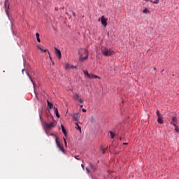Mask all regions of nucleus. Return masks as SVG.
Returning a JSON list of instances; mask_svg holds the SVG:
<instances>
[{
	"label": "nucleus",
	"instance_id": "f257e3e1",
	"mask_svg": "<svg viewBox=\"0 0 179 179\" xmlns=\"http://www.w3.org/2000/svg\"><path fill=\"white\" fill-rule=\"evenodd\" d=\"M89 57V51L86 49L81 48L79 50V61L83 62L86 61Z\"/></svg>",
	"mask_w": 179,
	"mask_h": 179
},
{
	"label": "nucleus",
	"instance_id": "f03ea898",
	"mask_svg": "<svg viewBox=\"0 0 179 179\" xmlns=\"http://www.w3.org/2000/svg\"><path fill=\"white\" fill-rule=\"evenodd\" d=\"M55 127H57V122L53 121L49 124L47 122H45L43 128H44V130L46 131V132H47V131H51V129L52 128H55Z\"/></svg>",
	"mask_w": 179,
	"mask_h": 179
},
{
	"label": "nucleus",
	"instance_id": "7ed1b4c3",
	"mask_svg": "<svg viewBox=\"0 0 179 179\" xmlns=\"http://www.w3.org/2000/svg\"><path fill=\"white\" fill-rule=\"evenodd\" d=\"M101 52L103 55H105V57H110V55H113L111 50H108V48H106L105 47H101Z\"/></svg>",
	"mask_w": 179,
	"mask_h": 179
},
{
	"label": "nucleus",
	"instance_id": "20e7f679",
	"mask_svg": "<svg viewBox=\"0 0 179 179\" xmlns=\"http://www.w3.org/2000/svg\"><path fill=\"white\" fill-rule=\"evenodd\" d=\"M55 138L57 147L59 148V150H61V152H62V153L65 154V150H64V147H62L61 145V143H59V141H58V138L57 137V136H55Z\"/></svg>",
	"mask_w": 179,
	"mask_h": 179
},
{
	"label": "nucleus",
	"instance_id": "39448f33",
	"mask_svg": "<svg viewBox=\"0 0 179 179\" xmlns=\"http://www.w3.org/2000/svg\"><path fill=\"white\" fill-rule=\"evenodd\" d=\"M157 115L158 117L157 122L159 124H163L164 122L163 121V115L160 114V110H157Z\"/></svg>",
	"mask_w": 179,
	"mask_h": 179
},
{
	"label": "nucleus",
	"instance_id": "423d86ee",
	"mask_svg": "<svg viewBox=\"0 0 179 179\" xmlns=\"http://www.w3.org/2000/svg\"><path fill=\"white\" fill-rule=\"evenodd\" d=\"M100 20L101 24L103 25L104 27H106L107 26V19H106L104 16H101V17L98 20V22H100Z\"/></svg>",
	"mask_w": 179,
	"mask_h": 179
},
{
	"label": "nucleus",
	"instance_id": "0eeeda50",
	"mask_svg": "<svg viewBox=\"0 0 179 179\" xmlns=\"http://www.w3.org/2000/svg\"><path fill=\"white\" fill-rule=\"evenodd\" d=\"M9 6H10L9 5V0H5V1H4V8H5L6 15H8Z\"/></svg>",
	"mask_w": 179,
	"mask_h": 179
},
{
	"label": "nucleus",
	"instance_id": "6e6552de",
	"mask_svg": "<svg viewBox=\"0 0 179 179\" xmlns=\"http://www.w3.org/2000/svg\"><path fill=\"white\" fill-rule=\"evenodd\" d=\"M55 50L58 59H61V58H62V55H61V50H59V49L57 48H55Z\"/></svg>",
	"mask_w": 179,
	"mask_h": 179
},
{
	"label": "nucleus",
	"instance_id": "1a4fd4ad",
	"mask_svg": "<svg viewBox=\"0 0 179 179\" xmlns=\"http://www.w3.org/2000/svg\"><path fill=\"white\" fill-rule=\"evenodd\" d=\"M88 78L90 79H100V77H99L98 76H96L93 73H90V75H88Z\"/></svg>",
	"mask_w": 179,
	"mask_h": 179
},
{
	"label": "nucleus",
	"instance_id": "9d476101",
	"mask_svg": "<svg viewBox=\"0 0 179 179\" xmlns=\"http://www.w3.org/2000/svg\"><path fill=\"white\" fill-rule=\"evenodd\" d=\"M171 124L173 125V127H176L177 125V117H173L171 119Z\"/></svg>",
	"mask_w": 179,
	"mask_h": 179
},
{
	"label": "nucleus",
	"instance_id": "9b49d317",
	"mask_svg": "<svg viewBox=\"0 0 179 179\" xmlns=\"http://www.w3.org/2000/svg\"><path fill=\"white\" fill-rule=\"evenodd\" d=\"M79 113H74L72 115V118L73 121H78L79 120Z\"/></svg>",
	"mask_w": 179,
	"mask_h": 179
},
{
	"label": "nucleus",
	"instance_id": "f8f14e48",
	"mask_svg": "<svg viewBox=\"0 0 179 179\" xmlns=\"http://www.w3.org/2000/svg\"><path fill=\"white\" fill-rule=\"evenodd\" d=\"M53 109L55 110V114L56 115V117H57V118H59V113H58V108H55V106Z\"/></svg>",
	"mask_w": 179,
	"mask_h": 179
},
{
	"label": "nucleus",
	"instance_id": "ddd939ff",
	"mask_svg": "<svg viewBox=\"0 0 179 179\" xmlns=\"http://www.w3.org/2000/svg\"><path fill=\"white\" fill-rule=\"evenodd\" d=\"M61 128L64 135L66 136V130L65 129V127H64V125L61 124Z\"/></svg>",
	"mask_w": 179,
	"mask_h": 179
},
{
	"label": "nucleus",
	"instance_id": "4468645a",
	"mask_svg": "<svg viewBox=\"0 0 179 179\" xmlns=\"http://www.w3.org/2000/svg\"><path fill=\"white\" fill-rule=\"evenodd\" d=\"M48 103V106L49 107V108H54V104L51 103V102H50L49 101H47Z\"/></svg>",
	"mask_w": 179,
	"mask_h": 179
},
{
	"label": "nucleus",
	"instance_id": "2eb2a0df",
	"mask_svg": "<svg viewBox=\"0 0 179 179\" xmlns=\"http://www.w3.org/2000/svg\"><path fill=\"white\" fill-rule=\"evenodd\" d=\"M36 39H37V42L41 43V41L40 40V34L36 33Z\"/></svg>",
	"mask_w": 179,
	"mask_h": 179
},
{
	"label": "nucleus",
	"instance_id": "dca6fc26",
	"mask_svg": "<svg viewBox=\"0 0 179 179\" xmlns=\"http://www.w3.org/2000/svg\"><path fill=\"white\" fill-rule=\"evenodd\" d=\"M74 100H79V95L78 94H74L73 96Z\"/></svg>",
	"mask_w": 179,
	"mask_h": 179
},
{
	"label": "nucleus",
	"instance_id": "f3484780",
	"mask_svg": "<svg viewBox=\"0 0 179 179\" xmlns=\"http://www.w3.org/2000/svg\"><path fill=\"white\" fill-rule=\"evenodd\" d=\"M83 73H84L85 76H87V78H88L89 75L90 74V73H89V71H87V70H83Z\"/></svg>",
	"mask_w": 179,
	"mask_h": 179
},
{
	"label": "nucleus",
	"instance_id": "a211bd4d",
	"mask_svg": "<svg viewBox=\"0 0 179 179\" xmlns=\"http://www.w3.org/2000/svg\"><path fill=\"white\" fill-rule=\"evenodd\" d=\"M65 69H71V64H66L65 65Z\"/></svg>",
	"mask_w": 179,
	"mask_h": 179
},
{
	"label": "nucleus",
	"instance_id": "6ab92c4d",
	"mask_svg": "<svg viewBox=\"0 0 179 179\" xmlns=\"http://www.w3.org/2000/svg\"><path fill=\"white\" fill-rule=\"evenodd\" d=\"M76 129H78L79 131H82V129L80 128V126L78 124V123H76Z\"/></svg>",
	"mask_w": 179,
	"mask_h": 179
},
{
	"label": "nucleus",
	"instance_id": "aec40b11",
	"mask_svg": "<svg viewBox=\"0 0 179 179\" xmlns=\"http://www.w3.org/2000/svg\"><path fill=\"white\" fill-rule=\"evenodd\" d=\"M150 2H151L152 3L157 4V3H159V2H160V0H155V1L150 0Z\"/></svg>",
	"mask_w": 179,
	"mask_h": 179
},
{
	"label": "nucleus",
	"instance_id": "412c9836",
	"mask_svg": "<svg viewBox=\"0 0 179 179\" xmlns=\"http://www.w3.org/2000/svg\"><path fill=\"white\" fill-rule=\"evenodd\" d=\"M143 13H150V11L148 10V8H145V9L143 10Z\"/></svg>",
	"mask_w": 179,
	"mask_h": 179
},
{
	"label": "nucleus",
	"instance_id": "4be33fe9",
	"mask_svg": "<svg viewBox=\"0 0 179 179\" xmlns=\"http://www.w3.org/2000/svg\"><path fill=\"white\" fill-rule=\"evenodd\" d=\"M27 76H29V78L31 82L33 83L34 86H35L34 82H33V79H31V77L30 76V75H29V73H28L27 72Z\"/></svg>",
	"mask_w": 179,
	"mask_h": 179
},
{
	"label": "nucleus",
	"instance_id": "5701e85b",
	"mask_svg": "<svg viewBox=\"0 0 179 179\" xmlns=\"http://www.w3.org/2000/svg\"><path fill=\"white\" fill-rule=\"evenodd\" d=\"M90 120L91 121V122H96V119H94V117H91L90 118Z\"/></svg>",
	"mask_w": 179,
	"mask_h": 179
},
{
	"label": "nucleus",
	"instance_id": "b1692460",
	"mask_svg": "<svg viewBox=\"0 0 179 179\" xmlns=\"http://www.w3.org/2000/svg\"><path fill=\"white\" fill-rule=\"evenodd\" d=\"M100 152H101V153H104V147L101 146V148H100Z\"/></svg>",
	"mask_w": 179,
	"mask_h": 179
},
{
	"label": "nucleus",
	"instance_id": "393cba45",
	"mask_svg": "<svg viewBox=\"0 0 179 179\" xmlns=\"http://www.w3.org/2000/svg\"><path fill=\"white\" fill-rule=\"evenodd\" d=\"M175 131L176 132H178L179 133V128H178V126H175Z\"/></svg>",
	"mask_w": 179,
	"mask_h": 179
},
{
	"label": "nucleus",
	"instance_id": "a878e982",
	"mask_svg": "<svg viewBox=\"0 0 179 179\" xmlns=\"http://www.w3.org/2000/svg\"><path fill=\"white\" fill-rule=\"evenodd\" d=\"M63 139H64V141L65 146L66 147V146H67V144H66V139L65 138V137H64Z\"/></svg>",
	"mask_w": 179,
	"mask_h": 179
},
{
	"label": "nucleus",
	"instance_id": "bb28decb",
	"mask_svg": "<svg viewBox=\"0 0 179 179\" xmlns=\"http://www.w3.org/2000/svg\"><path fill=\"white\" fill-rule=\"evenodd\" d=\"M37 48L38 50H40V51H43V48H41V47H40V45H37Z\"/></svg>",
	"mask_w": 179,
	"mask_h": 179
},
{
	"label": "nucleus",
	"instance_id": "cd10ccee",
	"mask_svg": "<svg viewBox=\"0 0 179 179\" xmlns=\"http://www.w3.org/2000/svg\"><path fill=\"white\" fill-rule=\"evenodd\" d=\"M85 170H86L87 174H89V173H90V171H89V169L87 167L85 168Z\"/></svg>",
	"mask_w": 179,
	"mask_h": 179
},
{
	"label": "nucleus",
	"instance_id": "c85d7f7f",
	"mask_svg": "<svg viewBox=\"0 0 179 179\" xmlns=\"http://www.w3.org/2000/svg\"><path fill=\"white\" fill-rule=\"evenodd\" d=\"M73 68H77V66H72V65H71V67H70V69H73Z\"/></svg>",
	"mask_w": 179,
	"mask_h": 179
},
{
	"label": "nucleus",
	"instance_id": "c756f323",
	"mask_svg": "<svg viewBox=\"0 0 179 179\" xmlns=\"http://www.w3.org/2000/svg\"><path fill=\"white\" fill-rule=\"evenodd\" d=\"M45 132L48 135V136H50V134H49L50 131H45Z\"/></svg>",
	"mask_w": 179,
	"mask_h": 179
},
{
	"label": "nucleus",
	"instance_id": "7c9ffc66",
	"mask_svg": "<svg viewBox=\"0 0 179 179\" xmlns=\"http://www.w3.org/2000/svg\"><path fill=\"white\" fill-rule=\"evenodd\" d=\"M74 157H75V159H76V160H80V159H79V158H78V157H79V156L76 155V156H74Z\"/></svg>",
	"mask_w": 179,
	"mask_h": 179
},
{
	"label": "nucleus",
	"instance_id": "2f4dec72",
	"mask_svg": "<svg viewBox=\"0 0 179 179\" xmlns=\"http://www.w3.org/2000/svg\"><path fill=\"white\" fill-rule=\"evenodd\" d=\"M78 103H83V101L82 99H78Z\"/></svg>",
	"mask_w": 179,
	"mask_h": 179
},
{
	"label": "nucleus",
	"instance_id": "473e14b6",
	"mask_svg": "<svg viewBox=\"0 0 179 179\" xmlns=\"http://www.w3.org/2000/svg\"><path fill=\"white\" fill-rule=\"evenodd\" d=\"M110 138H113V131H110Z\"/></svg>",
	"mask_w": 179,
	"mask_h": 179
},
{
	"label": "nucleus",
	"instance_id": "72a5a7b5",
	"mask_svg": "<svg viewBox=\"0 0 179 179\" xmlns=\"http://www.w3.org/2000/svg\"><path fill=\"white\" fill-rule=\"evenodd\" d=\"M81 167H82L83 170H85V165L83 164H81Z\"/></svg>",
	"mask_w": 179,
	"mask_h": 179
},
{
	"label": "nucleus",
	"instance_id": "f704fd0d",
	"mask_svg": "<svg viewBox=\"0 0 179 179\" xmlns=\"http://www.w3.org/2000/svg\"><path fill=\"white\" fill-rule=\"evenodd\" d=\"M90 169H93V164H92V163H90Z\"/></svg>",
	"mask_w": 179,
	"mask_h": 179
},
{
	"label": "nucleus",
	"instance_id": "c9c22d12",
	"mask_svg": "<svg viewBox=\"0 0 179 179\" xmlns=\"http://www.w3.org/2000/svg\"><path fill=\"white\" fill-rule=\"evenodd\" d=\"M82 111H83V113H86V109L83 108V109H82Z\"/></svg>",
	"mask_w": 179,
	"mask_h": 179
},
{
	"label": "nucleus",
	"instance_id": "e433bc0d",
	"mask_svg": "<svg viewBox=\"0 0 179 179\" xmlns=\"http://www.w3.org/2000/svg\"><path fill=\"white\" fill-rule=\"evenodd\" d=\"M42 51V52H47V51H48V50H41Z\"/></svg>",
	"mask_w": 179,
	"mask_h": 179
},
{
	"label": "nucleus",
	"instance_id": "4c0bfd02",
	"mask_svg": "<svg viewBox=\"0 0 179 179\" xmlns=\"http://www.w3.org/2000/svg\"><path fill=\"white\" fill-rule=\"evenodd\" d=\"M22 73H24V69H22Z\"/></svg>",
	"mask_w": 179,
	"mask_h": 179
},
{
	"label": "nucleus",
	"instance_id": "58836bf2",
	"mask_svg": "<svg viewBox=\"0 0 179 179\" xmlns=\"http://www.w3.org/2000/svg\"><path fill=\"white\" fill-rule=\"evenodd\" d=\"M80 108L83 107V105H80Z\"/></svg>",
	"mask_w": 179,
	"mask_h": 179
},
{
	"label": "nucleus",
	"instance_id": "ea45409f",
	"mask_svg": "<svg viewBox=\"0 0 179 179\" xmlns=\"http://www.w3.org/2000/svg\"><path fill=\"white\" fill-rule=\"evenodd\" d=\"M154 71H157V69H156V67H155Z\"/></svg>",
	"mask_w": 179,
	"mask_h": 179
},
{
	"label": "nucleus",
	"instance_id": "a19ab883",
	"mask_svg": "<svg viewBox=\"0 0 179 179\" xmlns=\"http://www.w3.org/2000/svg\"><path fill=\"white\" fill-rule=\"evenodd\" d=\"M123 145H128V143H124Z\"/></svg>",
	"mask_w": 179,
	"mask_h": 179
},
{
	"label": "nucleus",
	"instance_id": "79ce46f5",
	"mask_svg": "<svg viewBox=\"0 0 179 179\" xmlns=\"http://www.w3.org/2000/svg\"><path fill=\"white\" fill-rule=\"evenodd\" d=\"M115 135V134L114 133H113V138H114Z\"/></svg>",
	"mask_w": 179,
	"mask_h": 179
},
{
	"label": "nucleus",
	"instance_id": "37998d69",
	"mask_svg": "<svg viewBox=\"0 0 179 179\" xmlns=\"http://www.w3.org/2000/svg\"><path fill=\"white\" fill-rule=\"evenodd\" d=\"M73 16H75V13H73Z\"/></svg>",
	"mask_w": 179,
	"mask_h": 179
},
{
	"label": "nucleus",
	"instance_id": "c03bdc74",
	"mask_svg": "<svg viewBox=\"0 0 179 179\" xmlns=\"http://www.w3.org/2000/svg\"><path fill=\"white\" fill-rule=\"evenodd\" d=\"M40 118H41V120H43V119L41 118V116H40Z\"/></svg>",
	"mask_w": 179,
	"mask_h": 179
},
{
	"label": "nucleus",
	"instance_id": "a18cd8bd",
	"mask_svg": "<svg viewBox=\"0 0 179 179\" xmlns=\"http://www.w3.org/2000/svg\"><path fill=\"white\" fill-rule=\"evenodd\" d=\"M164 70H162V72H164Z\"/></svg>",
	"mask_w": 179,
	"mask_h": 179
},
{
	"label": "nucleus",
	"instance_id": "49530a36",
	"mask_svg": "<svg viewBox=\"0 0 179 179\" xmlns=\"http://www.w3.org/2000/svg\"><path fill=\"white\" fill-rule=\"evenodd\" d=\"M50 58V59H52L51 57Z\"/></svg>",
	"mask_w": 179,
	"mask_h": 179
},
{
	"label": "nucleus",
	"instance_id": "de8ad7c7",
	"mask_svg": "<svg viewBox=\"0 0 179 179\" xmlns=\"http://www.w3.org/2000/svg\"><path fill=\"white\" fill-rule=\"evenodd\" d=\"M52 64L54 65V62H52Z\"/></svg>",
	"mask_w": 179,
	"mask_h": 179
}]
</instances>
